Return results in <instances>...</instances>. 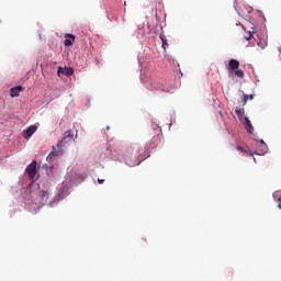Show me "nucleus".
Wrapping results in <instances>:
<instances>
[{
    "mask_svg": "<svg viewBox=\"0 0 281 281\" xmlns=\"http://www.w3.org/2000/svg\"><path fill=\"white\" fill-rule=\"evenodd\" d=\"M261 145H262V148H265V150H266L267 144H265V140H261Z\"/></svg>",
    "mask_w": 281,
    "mask_h": 281,
    "instance_id": "nucleus-20",
    "label": "nucleus"
},
{
    "mask_svg": "<svg viewBox=\"0 0 281 281\" xmlns=\"http://www.w3.org/2000/svg\"><path fill=\"white\" fill-rule=\"evenodd\" d=\"M36 166H37V162L36 160H33L26 168H25V172L26 175L29 176V179L33 180V179H36Z\"/></svg>",
    "mask_w": 281,
    "mask_h": 281,
    "instance_id": "nucleus-3",
    "label": "nucleus"
},
{
    "mask_svg": "<svg viewBox=\"0 0 281 281\" xmlns=\"http://www.w3.org/2000/svg\"><path fill=\"white\" fill-rule=\"evenodd\" d=\"M247 100H254V94H244V104H247Z\"/></svg>",
    "mask_w": 281,
    "mask_h": 281,
    "instance_id": "nucleus-15",
    "label": "nucleus"
},
{
    "mask_svg": "<svg viewBox=\"0 0 281 281\" xmlns=\"http://www.w3.org/2000/svg\"><path fill=\"white\" fill-rule=\"evenodd\" d=\"M126 164H128L130 166H139V162L133 164V162H130L128 160H126Z\"/></svg>",
    "mask_w": 281,
    "mask_h": 281,
    "instance_id": "nucleus-18",
    "label": "nucleus"
},
{
    "mask_svg": "<svg viewBox=\"0 0 281 281\" xmlns=\"http://www.w3.org/2000/svg\"><path fill=\"white\" fill-rule=\"evenodd\" d=\"M162 42V49L166 50V48L168 47V42H166V40L161 38Z\"/></svg>",
    "mask_w": 281,
    "mask_h": 281,
    "instance_id": "nucleus-17",
    "label": "nucleus"
},
{
    "mask_svg": "<svg viewBox=\"0 0 281 281\" xmlns=\"http://www.w3.org/2000/svg\"><path fill=\"white\" fill-rule=\"evenodd\" d=\"M258 47H261V49H265V47H267V40L260 38L258 42Z\"/></svg>",
    "mask_w": 281,
    "mask_h": 281,
    "instance_id": "nucleus-14",
    "label": "nucleus"
},
{
    "mask_svg": "<svg viewBox=\"0 0 281 281\" xmlns=\"http://www.w3.org/2000/svg\"><path fill=\"white\" fill-rule=\"evenodd\" d=\"M237 115H240V110H236Z\"/></svg>",
    "mask_w": 281,
    "mask_h": 281,
    "instance_id": "nucleus-22",
    "label": "nucleus"
},
{
    "mask_svg": "<svg viewBox=\"0 0 281 281\" xmlns=\"http://www.w3.org/2000/svg\"><path fill=\"white\" fill-rule=\"evenodd\" d=\"M236 150H238L239 153H245L247 155H250V157H252L254 153L251 150H249V148H245L243 146H237Z\"/></svg>",
    "mask_w": 281,
    "mask_h": 281,
    "instance_id": "nucleus-9",
    "label": "nucleus"
},
{
    "mask_svg": "<svg viewBox=\"0 0 281 281\" xmlns=\"http://www.w3.org/2000/svg\"><path fill=\"white\" fill-rule=\"evenodd\" d=\"M37 131L36 125H31L30 127H27V130L25 131V139H30V137H32Z\"/></svg>",
    "mask_w": 281,
    "mask_h": 281,
    "instance_id": "nucleus-7",
    "label": "nucleus"
},
{
    "mask_svg": "<svg viewBox=\"0 0 281 281\" xmlns=\"http://www.w3.org/2000/svg\"><path fill=\"white\" fill-rule=\"evenodd\" d=\"M63 74L64 76H74V68H58V75Z\"/></svg>",
    "mask_w": 281,
    "mask_h": 281,
    "instance_id": "nucleus-8",
    "label": "nucleus"
},
{
    "mask_svg": "<svg viewBox=\"0 0 281 281\" xmlns=\"http://www.w3.org/2000/svg\"><path fill=\"white\" fill-rule=\"evenodd\" d=\"M98 183L100 184L104 183V179H98Z\"/></svg>",
    "mask_w": 281,
    "mask_h": 281,
    "instance_id": "nucleus-21",
    "label": "nucleus"
},
{
    "mask_svg": "<svg viewBox=\"0 0 281 281\" xmlns=\"http://www.w3.org/2000/svg\"><path fill=\"white\" fill-rule=\"evenodd\" d=\"M21 91H23V87L18 86L10 89V95L11 98H19Z\"/></svg>",
    "mask_w": 281,
    "mask_h": 281,
    "instance_id": "nucleus-6",
    "label": "nucleus"
},
{
    "mask_svg": "<svg viewBox=\"0 0 281 281\" xmlns=\"http://www.w3.org/2000/svg\"><path fill=\"white\" fill-rule=\"evenodd\" d=\"M278 202H279L278 207L279 210H281V195L278 198Z\"/></svg>",
    "mask_w": 281,
    "mask_h": 281,
    "instance_id": "nucleus-19",
    "label": "nucleus"
},
{
    "mask_svg": "<svg viewBox=\"0 0 281 281\" xmlns=\"http://www.w3.org/2000/svg\"><path fill=\"white\" fill-rule=\"evenodd\" d=\"M110 128H111V127L108 126V127H106V131H109Z\"/></svg>",
    "mask_w": 281,
    "mask_h": 281,
    "instance_id": "nucleus-23",
    "label": "nucleus"
},
{
    "mask_svg": "<svg viewBox=\"0 0 281 281\" xmlns=\"http://www.w3.org/2000/svg\"><path fill=\"white\" fill-rule=\"evenodd\" d=\"M150 91H162L166 92V80L164 79H154L150 83Z\"/></svg>",
    "mask_w": 281,
    "mask_h": 281,
    "instance_id": "nucleus-1",
    "label": "nucleus"
},
{
    "mask_svg": "<svg viewBox=\"0 0 281 281\" xmlns=\"http://www.w3.org/2000/svg\"><path fill=\"white\" fill-rule=\"evenodd\" d=\"M69 142H74V131L68 130L64 133V138L61 142L57 144L56 148H60L67 144L69 146Z\"/></svg>",
    "mask_w": 281,
    "mask_h": 281,
    "instance_id": "nucleus-2",
    "label": "nucleus"
},
{
    "mask_svg": "<svg viewBox=\"0 0 281 281\" xmlns=\"http://www.w3.org/2000/svg\"><path fill=\"white\" fill-rule=\"evenodd\" d=\"M58 155H60V151L56 150V147H53V150L47 156V159H52V157H58Z\"/></svg>",
    "mask_w": 281,
    "mask_h": 281,
    "instance_id": "nucleus-12",
    "label": "nucleus"
},
{
    "mask_svg": "<svg viewBox=\"0 0 281 281\" xmlns=\"http://www.w3.org/2000/svg\"><path fill=\"white\" fill-rule=\"evenodd\" d=\"M233 72L235 74L236 78H245V72L238 68L233 70Z\"/></svg>",
    "mask_w": 281,
    "mask_h": 281,
    "instance_id": "nucleus-13",
    "label": "nucleus"
},
{
    "mask_svg": "<svg viewBox=\"0 0 281 281\" xmlns=\"http://www.w3.org/2000/svg\"><path fill=\"white\" fill-rule=\"evenodd\" d=\"M65 42H64V45L66 46V47H71V45H74V43H76V36L74 35V34H69V33H67L66 35H65Z\"/></svg>",
    "mask_w": 281,
    "mask_h": 281,
    "instance_id": "nucleus-5",
    "label": "nucleus"
},
{
    "mask_svg": "<svg viewBox=\"0 0 281 281\" xmlns=\"http://www.w3.org/2000/svg\"><path fill=\"white\" fill-rule=\"evenodd\" d=\"M245 122H246V126H247V132L248 133H254V125H251V121H249V119H245Z\"/></svg>",
    "mask_w": 281,
    "mask_h": 281,
    "instance_id": "nucleus-10",
    "label": "nucleus"
},
{
    "mask_svg": "<svg viewBox=\"0 0 281 281\" xmlns=\"http://www.w3.org/2000/svg\"><path fill=\"white\" fill-rule=\"evenodd\" d=\"M238 67H240V61H238L236 59H231L228 61L227 69L229 71V74H233L234 71H236V69H238Z\"/></svg>",
    "mask_w": 281,
    "mask_h": 281,
    "instance_id": "nucleus-4",
    "label": "nucleus"
},
{
    "mask_svg": "<svg viewBox=\"0 0 281 281\" xmlns=\"http://www.w3.org/2000/svg\"><path fill=\"white\" fill-rule=\"evenodd\" d=\"M132 150H133L135 157H137V155H139V153H142V147L139 145L135 144V145H133Z\"/></svg>",
    "mask_w": 281,
    "mask_h": 281,
    "instance_id": "nucleus-11",
    "label": "nucleus"
},
{
    "mask_svg": "<svg viewBox=\"0 0 281 281\" xmlns=\"http://www.w3.org/2000/svg\"><path fill=\"white\" fill-rule=\"evenodd\" d=\"M251 36H254V33H251V31H248L245 35V40L250 41Z\"/></svg>",
    "mask_w": 281,
    "mask_h": 281,
    "instance_id": "nucleus-16",
    "label": "nucleus"
}]
</instances>
